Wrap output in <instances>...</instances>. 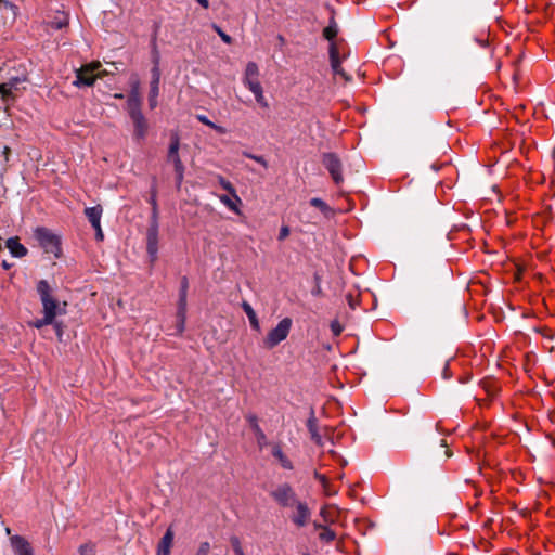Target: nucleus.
<instances>
[{"label": "nucleus", "instance_id": "1", "mask_svg": "<svg viewBox=\"0 0 555 555\" xmlns=\"http://www.w3.org/2000/svg\"><path fill=\"white\" fill-rule=\"evenodd\" d=\"M37 293L42 305L43 317L31 322V326L41 328L46 325L53 324L57 315L65 313L66 302L61 305L53 296V289L47 280H40L37 283Z\"/></svg>", "mask_w": 555, "mask_h": 555}, {"label": "nucleus", "instance_id": "2", "mask_svg": "<svg viewBox=\"0 0 555 555\" xmlns=\"http://www.w3.org/2000/svg\"><path fill=\"white\" fill-rule=\"evenodd\" d=\"M243 83L254 94L256 102L261 107L268 108L269 103L264 98L263 89L259 81V67L255 62H248L246 64Z\"/></svg>", "mask_w": 555, "mask_h": 555}, {"label": "nucleus", "instance_id": "3", "mask_svg": "<svg viewBox=\"0 0 555 555\" xmlns=\"http://www.w3.org/2000/svg\"><path fill=\"white\" fill-rule=\"evenodd\" d=\"M34 235L44 253L52 254L55 258L61 256V241L57 235L46 228H37Z\"/></svg>", "mask_w": 555, "mask_h": 555}, {"label": "nucleus", "instance_id": "4", "mask_svg": "<svg viewBox=\"0 0 555 555\" xmlns=\"http://www.w3.org/2000/svg\"><path fill=\"white\" fill-rule=\"evenodd\" d=\"M293 321L291 318L282 319L275 327L270 330L267 336L263 338V347L266 349H273L279 344L284 341L292 328Z\"/></svg>", "mask_w": 555, "mask_h": 555}, {"label": "nucleus", "instance_id": "5", "mask_svg": "<svg viewBox=\"0 0 555 555\" xmlns=\"http://www.w3.org/2000/svg\"><path fill=\"white\" fill-rule=\"evenodd\" d=\"M100 67V62H91L81 66L79 69H76V79L74 80L73 85L76 87L92 86L96 78L102 77V75L105 74V72H99Z\"/></svg>", "mask_w": 555, "mask_h": 555}, {"label": "nucleus", "instance_id": "6", "mask_svg": "<svg viewBox=\"0 0 555 555\" xmlns=\"http://www.w3.org/2000/svg\"><path fill=\"white\" fill-rule=\"evenodd\" d=\"M146 251L154 262L158 255V207L152 209L150 225L146 232Z\"/></svg>", "mask_w": 555, "mask_h": 555}, {"label": "nucleus", "instance_id": "7", "mask_svg": "<svg viewBox=\"0 0 555 555\" xmlns=\"http://www.w3.org/2000/svg\"><path fill=\"white\" fill-rule=\"evenodd\" d=\"M179 147H180V139L178 134H172L170 140V145L168 149L167 159L169 163H172L175 167L176 173V182L178 189L181 186L184 177V166L179 156Z\"/></svg>", "mask_w": 555, "mask_h": 555}, {"label": "nucleus", "instance_id": "8", "mask_svg": "<svg viewBox=\"0 0 555 555\" xmlns=\"http://www.w3.org/2000/svg\"><path fill=\"white\" fill-rule=\"evenodd\" d=\"M271 498L282 507H293L299 501L288 483H281L271 491Z\"/></svg>", "mask_w": 555, "mask_h": 555}, {"label": "nucleus", "instance_id": "9", "mask_svg": "<svg viewBox=\"0 0 555 555\" xmlns=\"http://www.w3.org/2000/svg\"><path fill=\"white\" fill-rule=\"evenodd\" d=\"M322 164L328 170L335 184H340L344 181L341 162L335 153H324L322 156Z\"/></svg>", "mask_w": 555, "mask_h": 555}, {"label": "nucleus", "instance_id": "10", "mask_svg": "<svg viewBox=\"0 0 555 555\" xmlns=\"http://www.w3.org/2000/svg\"><path fill=\"white\" fill-rule=\"evenodd\" d=\"M159 80H160V72L158 67V55L155 54L154 59V67L152 68V81L149 96L150 107L153 109L157 106V98L159 94Z\"/></svg>", "mask_w": 555, "mask_h": 555}, {"label": "nucleus", "instance_id": "11", "mask_svg": "<svg viewBox=\"0 0 555 555\" xmlns=\"http://www.w3.org/2000/svg\"><path fill=\"white\" fill-rule=\"evenodd\" d=\"M293 507L295 508V512L291 516L292 521L299 528L305 527L311 517V512L307 503L298 501Z\"/></svg>", "mask_w": 555, "mask_h": 555}, {"label": "nucleus", "instance_id": "12", "mask_svg": "<svg viewBox=\"0 0 555 555\" xmlns=\"http://www.w3.org/2000/svg\"><path fill=\"white\" fill-rule=\"evenodd\" d=\"M10 543L14 555H34L33 546L24 537L15 534L10 538Z\"/></svg>", "mask_w": 555, "mask_h": 555}, {"label": "nucleus", "instance_id": "13", "mask_svg": "<svg viewBox=\"0 0 555 555\" xmlns=\"http://www.w3.org/2000/svg\"><path fill=\"white\" fill-rule=\"evenodd\" d=\"M130 118L132 120L133 128H134L133 139L140 143V142L144 141V139L147 134V130H149L147 120L143 114H140V115H137V116H133Z\"/></svg>", "mask_w": 555, "mask_h": 555}, {"label": "nucleus", "instance_id": "14", "mask_svg": "<svg viewBox=\"0 0 555 555\" xmlns=\"http://www.w3.org/2000/svg\"><path fill=\"white\" fill-rule=\"evenodd\" d=\"M16 81L0 85V111L7 109L14 101L13 91L16 89Z\"/></svg>", "mask_w": 555, "mask_h": 555}, {"label": "nucleus", "instance_id": "15", "mask_svg": "<svg viewBox=\"0 0 555 555\" xmlns=\"http://www.w3.org/2000/svg\"><path fill=\"white\" fill-rule=\"evenodd\" d=\"M173 531L171 528H168L162 538L160 542L157 546V555H170V550L173 543Z\"/></svg>", "mask_w": 555, "mask_h": 555}, {"label": "nucleus", "instance_id": "16", "mask_svg": "<svg viewBox=\"0 0 555 555\" xmlns=\"http://www.w3.org/2000/svg\"><path fill=\"white\" fill-rule=\"evenodd\" d=\"M103 209L100 205L93 207H87L85 209V215L91 223L92 228H98L101 224Z\"/></svg>", "mask_w": 555, "mask_h": 555}, {"label": "nucleus", "instance_id": "17", "mask_svg": "<svg viewBox=\"0 0 555 555\" xmlns=\"http://www.w3.org/2000/svg\"><path fill=\"white\" fill-rule=\"evenodd\" d=\"M7 248L13 257L22 258L26 256L27 249L22 245L17 237H11L7 241Z\"/></svg>", "mask_w": 555, "mask_h": 555}, {"label": "nucleus", "instance_id": "18", "mask_svg": "<svg viewBox=\"0 0 555 555\" xmlns=\"http://www.w3.org/2000/svg\"><path fill=\"white\" fill-rule=\"evenodd\" d=\"M141 106H142L141 98L127 96L126 109L129 114V117H133V116L140 115V114H143Z\"/></svg>", "mask_w": 555, "mask_h": 555}, {"label": "nucleus", "instance_id": "19", "mask_svg": "<svg viewBox=\"0 0 555 555\" xmlns=\"http://www.w3.org/2000/svg\"><path fill=\"white\" fill-rule=\"evenodd\" d=\"M308 430L311 435V439L320 447H323V440L321 435L318 433V426H317V418L314 417L313 413L309 417L307 422Z\"/></svg>", "mask_w": 555, "mask_h": 555}, {"label": "nucleus", "instance_id": "20", "mask_svg": "<svg viewBox=\"0 0 555 555\" xmlns=\"http://www.w3.org/2000/svg\"><path fill=\"white\" fill-rule=\"evenodd\" d=\"M242 308L249 320L250 326L254 330L259 331L260 323H259V320H258L257 314H256L255 310L253 309V307L247 301H243Z\"/></svg>", "mask_w": 555, "mask_h": 555}, {"label": "nucleus", "instance_id": "21", "mask_svg": "<svg viewBox=\"0 0 555 555\" xmlns=\"http://www.w3.org/2000/svg\"><path fill=\"white\" fill-rule=\"evenodd\" d=\"M272 454L280 462L283 468L293 469L292 462L287 459V456L283 453L282 449L279 446H275L273 448Z\"/></svg>", "mask_w": 555, "mask_h": 555}, {"label": "nucleus", "instance_id": "22", "mask_svg": "<svg viewBox=\"0 0 555 555\" xmlns=\"http://www.w3.org/2000/svg\"><path fill=\"white\" fill-rule=\"evenodd\" d=\"M68 24V16L64 12H57V14L54 16V18L50 22V26L53 29H62L63 27H66Z\"/></svg>", "mask_w": 555, "mask_h": 555}, {"label": "nucleus", "instance_id": "23", "mask_svg": "<svg viewBox=\"0 0 555 555\" xmlns=\"http://www.w3.org/2000/svg\"><path fill=\"white\" fill-rule=\"evenodd\" d=\"M219 199L220 202L225 205L230 210H232L233 212L240 215L241 214V210L238 208V205L242 203L241 202H236L233 197V195L230 197L228 195H220L219 196Z\"/></svg>", "mask_w": 555, "mask_h": 555}, {"label": "nucleus", "instance_id": "24", "mask_svg": "<svg viewBox=\"0 0 555 555\" xmlns=\"http://www.w3.org/2000/svg\"><path fill=\"white\" fill-rule=\"evenodd\" d=\"M338 33L337 24L334 20L331 21V23L324 28L323 36L327 40H333Z\"/></svg>", "mask_w": 555, "mask_h": 555}, {"label": "nucleus", "instance_id": "25", "mask_svg": "<svg viewBox=\"0 0 555 555\" xmlns=\"http://www.w3.org/2000/svg\"><path fill=\"white\" fill-rule=\"evenodd\" d=\"M140 89H141V85H140L139 78L137 76L131 77L130 91H129L128 96L141 98Z\"/></svg>", "mask_w": 555, "mask_h": 555}, {"label": "nucleus", "instance_id": "26", "mask_svg": "<svg viewBox=\"0 0 555 555\" xmlns=\"http://www.w3.org/2000/svg\"><path fill=\"white\" fill-rule=\"evenodd\" d=\"M188 287H189L188 280H186V278H183V280L181 282V288L179 292L178 306H186Z\"/></svg>", "mask_w": 555, "mask_h": 555}, {"label": "nucleus", "instance_id": "27", "mask_svg": "<svg viewBox=\"0 0 555 555\" xmlns=\"http://www.w3.org/2000/svg\"><path fill=\"white\" fill-rule=\"evenodd\" d=\"M219 182H220V185L225 190L228 191L231 195H233L234 199L236 202H241V198L240 196L236 194V191L234 189V186L232 185V183L228 180H225L224 178L222 177H219Z\"/></svg>", "mask_w": 555, "mask_h": 555}, {"label": "nucleus", "instance_id": "28", "mask_svg": "<svg viewBox=\"0 0 555 555\" xmlns=\"http://www.w3.org/2000/svg\"><path fill=\"white\" fill-rule=\"evenodd\" d=\"M310 204L317 208H319L325 216H327L331 212V208L328 205L319 197L311 198Z\"/></svg>", "mask_w": 555, "mask_h": 555}, {"label": "nucleus", "instance_id": "29", "mask_svg": "<svg viewBox=\"0 0 555 555\" xmlns=\"http://www.w3.org/2000/svg\"><path fill=\"white\" fill-rule=\"evenodd\" d=\"M231 546L235 553V555H245L241 541L237 537L233 535L230 538Z\"/></svg>", "mask_w": 555, "mask_h": 555}, {"label": "nucleus", "instance_id": "30", "mask_svg": "<svg viewBox=\"0 0 555 555\" xmlns=\"http://www.w3.org/2000/svg\"><path fill=\"white\" fill-rule=\"evenodd\" d=\"M330 59H331V66L337 67V61H339L338 49H337L336 44L333 42L330 46Z\"/></svg>", "mask_w": 555, "mask_h": 555}, {"label": "nucleus", "instance_id": "31", "mask_svg": "<svg viewBox=\"0 0 555 555\" xmlns=\"http://www.w3.org/2000/svg\"><path fill=\"white\" fill-rule=\"evenodd\" d=\"M80 555H95V545L93 543H86L79 547Z\"/></svg>", "mask_w": 555, "mask_h": 555}, {"label": "nucleus", "instance_id": "32", "mask_svg": "<svg viewBox=\"0 0 555 555\" xmlns=\"http://www.w3.org/2000/svg\"><path fill=\"white\" fill-rule=\"evenodd\" d=\"M244 156L257 162L258 164H260L262 167L264 168H268V162L266 160V158L261 155H255V154H251V153H248V152H244L243 153Z\"/></svg>", "mask_w": 555, "mask_h": 555}, {"label": "nucleus", "instance_id": "33", "mask_svg": "<svg viewBox=\"0 0 555 555\" xmlns=\"http://www.w3.org/2000/svg\"><path fill=\"white\" fill-rule=\"evenodd\" d=\"M246 420L249 424V426L251 427L254 434L260 429V426L258 424V417L255 415V414H248L246 416Z\"/></svg>", "mask_w": 555, "mask_h": 555}, {"label": "nucleus", "instance_id": "34", "mask_svg": "<svg viewBox=\"0 0 555 555\" xmlns=\"http://www.w3.org/2000/svg\"><path fill=\"white\" fill-rule=\"evenodd\" d=\"M212 28L217 31L224 43L230 44L232 42V38L225 34L218 25L214 24Z\"/></svg>", "mask_w": 555, "mask_h": 555}, {"label": "nucleus", "instance_id": "35", "mask_svg": "<svg viewBox=\"0 0 555 555\" xmlns=\"http://www.w3.org/2000/svg\"><path fill=\"white\" fill-rule=\"evenodd\" d=\"M335 537V532L328 528H324L323 532L320 533V539L326 542L333 541Z\"/></svg>", "mask_w": 555, "mask_h": 555}, {"label": "nucleus", "instance_id": "36", "mask_svg": "<svg viewBox=\"0 0 555 555\" xmlns=\"http://www.w3.org/2000/svg\"><path fill=\"white\" fill-rule=\"evenodd\" d=\"M210 552L209 542H202L196 551L195 555H208Z\"/></svg>", "mask_w": 555, "mask_h": 555}, {"label": "nucleus", "instance_id": "37", "mask_svg": "<svg viewBox=\"0 0 555 555\" xmlns=\"http://www.w3.org/2000/svg\"><path fill=\"white\" fill-rule=\"evenodd\" d=\"M186 320V306H178L177 321L185 322Z\"/></svg>", "mask_w": 555, "mask_h": 555}, {"label": "nucleus", "instance_id": "38", "mask_svg": "<svg viewBox=\"0 0 555 555\" xmlns=\"http://www.w3.org/2000/svg\"><path fill=\"white\" fill-rule=\"evenodd\" d=\"M335 75H339L343 79L348 81L350 78L347 76V74L344 72V69L340 66V61H337V67H332Z\"/></svg>", "mask_w": 555, "mask_h": 555}, {"label": "nucleus", "instance_id": "39", "mask_svg": "<svg viewBox=\"0 0 555 555\" xmlns=\"http://www.w3.org/2000/svg\"><path fill=\"white\" fill-rule=\"evenodd\" d=\"M331 330L335 336H338L343 332V326L338 321H333L331 323Z\"/></svg>", "mask_w": 555, "mask_h": 555}, {"label": "nucleus", "instance_id": "40", "mask_svg": "<svg viewBox=\"0 0 555 555\" xmlns=\"http://www.w3.org/2000/svg\"><path fill=\"white\" fill-rule=\"evenodd\" d=\"M289 228L287 225H283L281 227L280 229V233H279V241H284L288 235H289Z\"/></svg>", "mask_w": 555, "mask_h": 555}, {"label": "nucleus", "instance_id": "41", "mask_svg": "<svg viewBox=\"0 0 555 555\" xmlns=\"http://www.w3.org/2000/svg\"><path fill=\"white\" fill-rule=\"evenodd\" d=\"M196 118L198 121H201L202 124H204L210 128H211V126H214V122L211 120H209L208 117L205 115H197Z\"/></svg>", "mask_w": 555, "mask_h": 555}, {"label": "nucleus", "instance_id": "42", "mask_svg": "<svg viewBox=\"0 0 555 555\" xmlns=\"http://www.w3.org/2000/svg\"><path fill=\"white\" fill-rule=\"evenodd\" d=\"M255 436H256V438L258 440V443L260 446L262 444V442L266 441V435H264V433H263V430L261 428L255 433Z\"/></svg>", "mask_w": 555, "mask_h": 555}, {"label": "nucleus", "instance_id": "43", "mask_svg": "<svg viewBox=\"0 0 555 555\" xmlns=\"http://www.w3.org/2000/svg\"><path fill=\"white\" fill-rule=\"evenodd\" d=\"M95 230V236H96V240L99 241H102L103 237H104V234H103V231H102V228H101V224H99L98 228H93Z\"/></svg>", "mask_w": 555, "mask_h": 555}, {"label": "nucleus", "instance_id": "44", "mask_svg": "<svg viewBox=\"0 0 555 555\" xmlns=\"http://www.w3.org/2000/svg\"><path fill=\"white\" fill-rule=\"evenodd\" d=\"M315 478L322 483L323 487H326L327 485V479L324 475H321L319 473H315Z\"/></svg>", "mask_w": 555, "mask_h": 555}, {"label": "nucleus", "instance_id": "45", "mask_svg": "<svg viewBox=\"0 0 555 555\" xmlns=\"http://www.w3.org/2000/svg\"><path fill=\"white\" fill-rule=\"evenodd\" d=\"M211 129H214L215 131H217L220 134H224L227 132L224 127L219 126V125H217L215 122H214V126H211Z\"/></svg>", "mask_w": 555, "mask_h": 555}, {"label": "nucleus", "instance_id": "46", "mask_svg": "<svg viewBox=\"0 0 555 555\" xmlns=\"http://www.w3.org/2000/svg\"><path fill=\"white\" fill-rule=\"evenodd\" d=\"M185 328V322L177 321V334H182Z\"/></svg>", "mask_w": 555, "mask_h": 555}, {"label": "nucleus", "instance_id": "47", "mask_svg": "<svg viewBox=\"0 0 555 555\" xmlns=\"http://www.w3.org/2000/svg\"><path fill=\"white\" fill-rule=\"evenodd\" d=\"M52 325H54L56 334L59 335V337H61L62 336V324L60 322L54 321Z\"/></svg>", "mask_w": 555, "mask_h": 555}, {"label": "nucleus", "instance_id": "48", "mask_svg": "<svg viewBox=\"0 0 555 555\" xmlns=\"http://www.w3.org/2000/svg\"><path fill=\"white\" fill-rule=\"evenodd\" d=\"M150 203L152 205V209H154V207H157L156 192L155 191L152 193V196L150 198Z\"/></svg>", "mask_w": 555, "mask_h": 555}, {"label": "nucleus", "instance_id": "49", "mask_svg": "<svg viewBox=\"0 0 555 555\" xmlns=\"http://www.w3.org/2000/svg\"><path fill=\"white\" fill-rule=\"evenodd\" d=\"M198 2V4L201 7H203L204 9H208L209 8V1L208 0H196Z\"/></svg>", "mask_w": 555, "mask_h": 555}, {"label": "nucleus", "instance_id": "50", "mask_svg": "<svg viewBox=\"0 0 555 555\" xmlns=\"http://www.w3.org/2000/svg\"><path fill=\"white\" fill-rule=\"evenodd\" d=\"M113 96H114V99H117V100L124 99V94L122 93H115Z\"/></svg>", "mask_w": 555, "mask_h": 555}, {"label": "nucleus", "instance_id": "51", "mask_svg": "<svg viewBox=\"0 0 555 555\" xmlns=\"http://www.w3.org/2000/svg\"><path fill=\"white\" fill-rule=\"evenodd\" d=\"M325 513H326V508H322L321 515L325 518V520H327Z\"/></svg>", "mask_w": 555, "mask_h": 555}, {"label": "nucleus", "instance_id": "52", "mask_svg": "<svg viewBox=\"0 0 555 555\" xmlns=\"http://www.w3.org/2000/svg\"><path fill=\"white\" fill-rule=\"evenodd\" d=\"M2 267H3L4 269H9V268H10V264H9L7 261H3V262H2Z\"/></svg>", "mask_w": 555, "mask_h": 555}, {"label": "nucleus", "instance_id": "53", "mask_svg": "<svg viewBox=\"0 0 555 555\" xmlns=\"http://www.w3.org/2000/svg\"><path fill=\"white\" fill-rule=\"evenodd\" d=\"M324 490H325V492H326V494H327V495H331V494H332L331 489H328V488H327V486H326V487H324Z\"/></svg>", "mask_w": 555, "mask_h": 555}, {"label": "nucleus", "instance_id": "54", "mask_svg": "<svg viewBox=\"0 0 555 555\" xmlns=\"http://www.w3.org/2000/svg\"><path fill=\"white\" fill-rule=\"evenodd\" d=\"M284 38L282 36H279V42H283Z\"/></svg>", "mask_w": 555, "mask_h": 555}]
</instances>
